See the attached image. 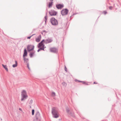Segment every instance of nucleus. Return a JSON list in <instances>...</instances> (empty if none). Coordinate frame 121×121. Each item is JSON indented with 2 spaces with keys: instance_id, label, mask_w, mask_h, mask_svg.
<instances>
[{
  "instance_id": "nucleus-13",
  "label": "nucleus",
  "mask_w": 121,
  "mask_h": 121,
  "mask_svg": "<svg viewBox=\"0 0 121 121\" xmlns=\"http://www.w3.org/2000/svg\"><path fill=\"white\" fill-rule=\"evenodd\" d=\"M41 38V35H39L37 37V38L36 39V41L37 42H39L40 41Z\"/></svg>"
},
{
  "instance_id": "nucleus-28",
  "label": "nucleus",
  "mask_w": 121,
  "mask_h": 121,
  "mask_svg": "<svg viewBox=\"0 0 121 121\" xmlns=\"http://www.w3.org/2000/svg\"><path fill=\"white\" fill-rule=\"evenodd\" d=\"M39 48L37 50V52H39L41 50H42V48Z\"/></svg>"
},
{
  "instance_id": "nucleus-21",
  "label": "nucleus",
  "mask_w": 121,
  "mask_h": 121,
  "mask_svg": "<svg viewBox=\"0 0 121 121\" xmlns=\"http://www.w3.org/2000/svg\"><path fill=\"white\" fill-rule=\"evenodd\" d=\"M44 32H45V33H44V34L45 35V34H46V33H47L48 32L47 31H46L45 30H43V31H42L41 32V33L42 34H43V33Z\"/></svg>"
},
{
  "instance_id": "nucleus-37",
  "label": "nucleus",
  "mask_w": 121,
  "mask_h": 121,
  "mask_svg": "<svg viewBox=\"0 0 121 121\" xmlns=\"http://www.w3.org/2000/svg\"><path fill=\"white\" fill-rule=\"evenodd\" d=\"M94 84H97V83L96 82H94L93 83Z\"/></svg>"
},
{
  "instance_id": "nucleus-16",
  "label": "nucleus",
  "mask_w": 121,
  "mask_h": 121,
  "mask_svg": "<svg viewBox=\"0 0 121 121\" xmlns=\"http://www.w3.org/2000/svg\"><path fill=\"white\" fill-rule=\"evenodd\" d=\"M15 64H13L12 65V67L13 68H15L18 65L17 62V61H15Z\"/></svg>"
},
{
  "instance_id": "nucleus-10",
  "label": "nucleus",
  "mask_w": 121,
  "mask_h": 121,
  "mask_svg": "<svg viewBox=\"0 0 121 121\" xmlns=\"http://www.w3.org/2000/svg\"><path fill=\"white\" fill-rule=\"evenodd\" d=\"M50 51L51 52L56 53L58 52V50L57 48H51L50 49Z\"/></svg>"
},
{
  "instance_id": "nucleus-9",
  "label": "nucleus",
  "mask_w": 121,
  "mask_h": 121,
  "mask_svg": "<svg viewBox=\"0 0 121 121\" xmlns=\"http://www.w3.org/2000/svg\"><path fill=\"white\" fill-rule=\"evenodd\" d=\"M64 5L63 4H56V7L58 9H61L64 7Z\"/></svg>"
},
{
  "instance_id": "nucleus-36",
  "label": "nucleus",
  "mask_w": 121,
  "mask_h": 121,
  "mask_svg": "<svg viewBox=\"0 0 121 121\" xmlns=\"http://www.w3.org/2000/svg\"><path fill=\"white\" fill-rule=\"evenodd\" d=\"M112 6H110L109 7V9L110 10H112Z\"/></svg>"
},
{
  "instance_id": "nucleus-45",
  "label": "nucleus",
  "mask_w": 121,
  "mask_h": 121,
  "mask_svg": "<svg viewBox=\"0 0 121 121\" xmlns=\"http://www.w3.org/2000/svg\"><path fill=\"white\" fill-rule=\"evenodd\" d=\"M1 120H2V119H1Z\"/></svg>"
},
{
  "instance_id": "nucleus-15",
  "label": "nucleus",
  "mask_w": 121,
  "mask_h": 121,
  "mask_svg": "<svg viewBox=\"0 0 121 121\" xmlns=\"http://www.w3.org/2000/svg\"><path fill=\"white\" fill-rule=\"evenodd\" d=\"M2 66L7 71H8V69L7 67V65H4L3 64H2Z\"/></svg>"
},
{
  "instance_id": "nucleus-14",
  "label": "nucleus",
  "mask_w": 121,
  "mask_h": 121,
  "mask_svg": "<svg viewBox=\"0 0 121 121\" xmlns=\"http://www.w3.org/2000/svg\"><path fill=\"white\" fill-rule=\"evenodd\" d=\"M35 51H34L32 52H30V53L29 54V56L30 58H31L33 57L35 54Z\"/></svg>"
},
{
  "instance_id": "nucleus-32",
  "label": "nucleus",
  "mask_w": 121,
  "mask_h": 121,
  "mask_svg": "<svg viewBox=\"0 0 121 121\" xmlns=\"http://www.w3.org/2000/svg\"><path fill=\"white\" fill-rule=\"evenodd\" d=\"M40 120H37L36 119H34L33 121H40Z\"/></svg>"
},
{
  "instance_id": "nucleus-23",
  "label": "nucleus",
  "mask_w": 121,
  "mask_h": 121,
  "mask_svg": "<svg viewBox=\"0 0 121 121\" xmlns=\"http://www.w3.org/2000/svg\"><path fill=\"white\" fill-rule=\"evenodd\" d=\"M35 113V110L34 109H33L32 110V115H34Z\"/></svg>"
},
{
  "instance_id": "nucleus-30",
  "label": "nucleus",
  "mask_w": 121,
  "mask_h": 121,
  "mask_svg": "<svg viewBox=\"0 0 121 121\" xmlns=\"http://www.w3.org/2000/svg\"><path fill=\"white\" fill-rule=\"evenodd\" d=\"M64 69L65 70L66 72H67V68H66V67L65 66V67H64Z\"/></svg>"
},
{
  "instance_id": "nucleus-22",
  "label": "nucleus",
  "mask_w": 121,
  "mask_h": 121,
  "mask_svg": "<svg viewBox=\"0 0 121 121\" xmlns=\"http://www.w3.org/2000/svg\"><path fill=\"white\" fill-rule=\"evenodd\" d=\"M52 95L53 96H54L56 95L55 93L54 92H52Z\"/></svg>"
},
{
  "instance_id": "nucleus-33",
  "label": "nucleus",
  "mask_w": 121,
  "mask_h": 121,
  "mask_svg": "<svg viewBox=\"0 0 121 121\" xmlns=\"http://www.w3.org/2000/svg\"><path fill=\"white\" fill-rule=\"evenodd\" d=\"M32 36V35H31L30 36H29L27 37V39H30L31 37Z\"/></svg>"
},
{
  "instance_id": "nucleus-5",
  "label": "nucleus",
  "mask_w": 121,
  "mask_h": 121,
  "mask_svg": "<svg viewBox=\"0 0 121 121\" xmlns=\"http://www.w3.org/2000/svg\"><path fill=\"white\" fill-rule=\"evenodd\" d=\"M34 45L29 44L27 46V50L29 52H30L31 51L34 50Z\"/></svg>"
},
{
  "instance_id": "nucleus-27",
  "label": "nucleus",
  "mask_w": 121,
  "mask_h": 121,
  "mask_svg": "<svg viewBox=\"0 0 121 121\" xmlns=\"http://www.w3.org/2000/svg\"><path fill=\"white\" fill-rule=\"evenodd\" d=\"M23 60H24L25 61V60H26L27 61H28L29 59H28V58H25V57H24V58H23Z\"/></svg>"
},
{
  "instance_id": "nucleus-34",
  "label": "nucleus",
  "mask_w": 121,
  "mask_h": 121,
  "mask_svg": "<svg viewBox=\"0 0 121 121\" xmlns=\"http://www.w3.org/2000/svg\"><path fill=\"white\" fill-rule=\"evenodd\" d=\"M24 62H25L27 64V63H29L28 62V61H27L26 60H25V61L24 60Z\"/></svg>"
},
{
  "instance_id": "nucleus-18",
  "label": "nucleus",
  "mask_w": 121,
  "mask_h": 121,
  "mask_svg": "<svg viewBox=\"0 0 121 121\" xmlns=\"http://www.w3.org/2000/svg\"><path fill=\"white\" fill-rule=\"evenodd\" d=\"M46 48V47L45 46L44 44L42 47L41 48H42L43 50L44 51V49Z\"/></svg>"
},
{
  "instance_id": "nucleus-6",
  "label": "nucleus",
  "mask_w": 121,
  "mask_h": 121,
  "mask_svg": "<svg viewBox=\"0 0 121 121\" xmlns=\"http://www.w3.org/2000/svg\"><path fill=\"white\" fill-rule=\"evenodd\" d=\"M35 119L41 120V117L40 113L38 111H37L35 113Z\"/></svg>"
},
{
  "instance_id": "nucleus-20",
  "label": "nucleus",
  "mask_w": 121,
  "mask_h": 121,
  "mask_svg": "<svg viewBox=\"0 0 121 121\" xmlns=\"http://www.w3.org/2000/svg\"><path fill=\"white\" fill-rule=\"evenodd\" d=\"M47 13H48L47 12H46V15L44 17V18H45V22L47 21Z\"/></svg>"
},
{
  "instance_id": "nucleus-4",
  "label": "nucleus",
  "mask_w": 121,
  "mask_h": 121,
  "mask_svg": "<svg viewBox=\"0 0 121 121\" xmlns=\"http://www.w3.org/2000/svg\"><path fill=\"white\" fill-rule=\"evenodd\" d=\"M69 12L68 10L66 8L63 9L61 11V13L62 16L67 15Z\"/></svg>"
},
{
  "instance_id": "nucleus-43",
  "label": "nucleus",
  "mask_w": 121,
  "mask_h": 121,
  "mask_svg": "<svg viewBox=\"0 0 121 121\" xmlns=\"http://www.w3.org/2000/svg\"><path fill=\"white\" fill-rule=\"evenodd\" d=\"M30 108H31V106H30Z\"/></svg>"
},
{
  "instance_id": "nucleus-19",
  "label": "nucleus",
  "mask_w": 121,
  "mask_h": 121,
  "mask_svg": "<svg viewBox=\"0 0 121 121\" xmlns=\"http://www.w3.org/2000/svg\"><path fill=\"white\" fill-rule=\"evenodd\" d=\"M66 112H67V113H69L70 111V110L69 109L68 107H66Z\"/></svg>"
},
{
  "instance_id": "nucleus-44",
  "label": "nucleus",
  "mask_w": 121,
  "mask_h": 121,
  "mask_svg": "<svg viewBox=\"0 0 121 121\" xmlns=\"http://www.w3.org/2000/svg\"><path fill=\"white\" fill-rule=\"evenodd\" d=\"M75 14H73V15H75Z\"/></svg>"
},
{
  "instance_id": "nucleus-26",
  "label": "nucleus",
  "mask_w": 121,
  "mask_h": 121,
  "mask_svg": "<svg viewBox=\"0 0 121 121\" xmlns=\"http://www.w3.org/2000/svg\"><path fill=\"white\" fill-rule=\"evenodd\" d=\"M27 67L28 68V69L29 70H30V69L29 66V63H27Z\"/></svg>"
},
{
  "instance_id": "nucleus-42",
  "label": "nucleus",
  "mask_w": 121,
  "mask_h": 121,
  "mask_svg": "<svg viewBox=\"0 0 121 121\" xmlns=\"http://www.w3.org/2000/svg\"><path fill=\"white\" fill-rule=\"evenodd\" d=\"M72 16V15L71 16V17H71Z\"/></svg>"
},
{
  "instance_id": "nucleus-17",
  "label": "nucleus",
  "mask_w": 121,
  "mask_h": 121,
  "mask_svg": "<svg viewBox=\"0 0 121 121\" xmlns=\"http://www.w3.org/2000/svg\"><path fill=\"white\" fill-rule=\"evenodd\" d=\"M53 2H51L49 3L48 6L49 8H50L52 6L53 4Z\"/></svg>"
},
{
  "instance_id": "nucleus-1",
  "label": "nucleus",
  "mask_w": 121,
  "mask_h": 121,
  "mask_svg": "<svg viewBox=\"0 0 121 121\" xmlns=\"http://www.w3.org/2000/svg\"><path fill=\"white\" fill-rule=\"evenodd\" d=\"M21 100L22 101L27 99L28 96L25 90H23L22 91L21 93Z\"/></svg>"
},
{
  "instance_id": "nucleus-11",
  "label": "nucleus",
  "mask_w": 121,
  "mask_h": 121,
  "mask_svg": "<svg viewBox=\"0 0 121 121\" xmlns=\"http://www.w3.org/2000/svg\"><path fill=\"white\" fill-rule=\"evenodd\" d=\"M49 14L51 16H56L57 13V12L55 11H53L52 12L49 11Z\"/></svg>"
},
{
  "instance_id": "nucleus-25",
  "label": "nucleus",
  "mask_w": 121,
  "mask_h": 121,
  "mask_svg": "<svg viewBox=\"0 0 121 121\" xmlns=\"http://www.w3.org/2000/svg\"><path fill=\"white\" fill-rule=\"evenodd\" d=\"M33 102V100L32 99H31L30 100V101L29 103V104L30 105H31L32 104V103Z\"/></svg>"
},
{
  "instance_id": "nucleus-38",
  "label": "nucleus",
  "mask_w": 121,
  "mask_h": 121,
  "mask_svg": "<svg viewBox=\"0 0 121 121\" xmlns=\"http://www.w3.org/2000/svg\"><path fill=\"white\" fill-rule=\"evenodd\" d=\"M45 24H46V22H47V21H46V22L45 21Z\"/></svg>"
},
{
  "instance_id": "nucleus-39",
  "label": "nucleus",
  "mask_w": 121,
  "mask_h": 121,
  "mask_svg": "<svg viewBox=\"0 0 121 121\" xmlns=\"http://www.w3.org/2000/svg\"><path fill=\"white\" fill-rule=\"evenodd\" d=\"M35 35V34H33L32 35H32V36H33V35Z\"/></svg>"
},
{
  "instance_id": "nucleus-3",
  "label": "nucleus",
  "mask_w": 121,
  "mask_h": 121,
  "mask_svg": "<svg viewBox=\"0 0 121 121\" xmlns=\"http://www.w3.org/2000/svg\"><path fill=\"white\" fill-rule=\"evenodd\" d=\"M50 21L52 25L53 26H56L58 24V21L54 17H52L50 19Z\"/></svg>"
},
{
  "instance_id": "nucleus-7",
  "label": "nucleus",
  "mask_w": 121,
  "mask_h": 121,
  "mask_svg": "<svg viewBox=\"0 0 121 121\" xmlns=\"http://www.w3.org/2000/svg\"><path fill=\"white\" fill-rule=\"evenodd\" d=\"M44 39H43L38 44L37 47L38 48H41L44 44Z\"/></svg>"
},
{
  "instance_id": "nucleus-2",
  "label": "nucleus",
  "mask_w": 121,
  "mask_h": 121,
  "mask_svg": "<svg viewBox=\"0 0 121 121\" xmlns=\"http://www.w3.org/2000/svg\"><path fill=\"white\" fill-rule=\"evenodd\" d=\"M52 113L53 117L55 118H57L59 117V115L57 114V111L55 109V108L53 107L52 108Z\"/></svg>"
},
{
  "instance_id": "nucleus-29",
  "label": "nucleus",
  "mask_w": 121,
  "mask_h": 121,
  "mask_svg": "<svg viewBox=\"0 0 121 121\" xmlns=\"http://www.w3.org/2000/svg\"><path fill=\"white\" fill-rule=\"evenodd\" d=\"M75 81L76 82H77V81L78 82H82V81H80V80H77V79H75Z\"/></svg>"
},
{
  "instance_id": "nucleus-40",
  "label": "nucleus",
  "mask_w": 121,
  "mask_h": 121,
  "mask_svg": "<svg viewBox=\"0 0 121 121\" xmlns=\"http://www.w3.org/2000/svg\"><path fill=\"white\" fill-rule=\"evenodd\" d=\"M19 110H21V108H19Z\"/></svg>"
},
{
  "instance_id": "nucleus-41",
  "label": "nucleus",
  "mask_w": 121,
  "mask_h": 121,
  "mask_svg": "<svg viewBox=\"0 0 121 121\" xmlns=\"http://www.w3.org/2000/svg\"><path fill=\"white\" fill-rule=\"evenodd\" d=\"M51 1H53V0H50Z\"/></svg>"
},
{
  "instance_id": "nucleus-35",
  "label": "nucleus",
  "mask_w": 121,
  "mask_h": 121,
  "mask_svg": "<svg viewBox=\"0 0 121 121\" xmlns=\"http://www.w3.org/2000/svg\"><path fill=\"white\" fill-rule=\"evenodd\" d=\"M24 62H25L27 64V63H29L28 62V61H27L26 60H25V61L24 60Z\"/></svg>"
},
{
  "instance_id": "nucleus-24",
  "label": "nucleus",
  "mask_w": 121,
  "mask_h": 121,
  "mask_svg": "<svg viewBox=\"0 0 121 121\" xmlns=\"http://www.w3.org/2000/svg\"><path fill=\"white\" fill-rule=\"evenodd\" d=\"M82 82L83 84H85L86 85H88V84H87V83H86V82L85 81H82Z\"/></svg>"
},
{
  "instance_id": "nucleus-31",
  "label": "nucleus",
  "mask_w": 121,
  "mask_h": 121,
  "mask_svg": "<svg viewBox=\"0 0 121 121\" xmlns=\"http://www.w3.org/2000/svg\"><path fill=\"white\" fill-rule=\"evenodd\" d=\"M103 12L104 14H106L107 13L106 11H104Z\"/></svg>"
},
{
  "instance_id": "nucleus-12",
  "label": "nucleus",
  "mask_w": 121,
  "mask_h": 121,
  "mask_svg": "<svg viewBox=\"0 0 121 121\" xmlns=\"http://www.w3.org/2000/svg\"><path fill=\"white\" fill-rule=\"evenodd\" d=\"M27 50L26 48H25L24 51V53L23 55V58H24V57L27 56Z\"/></svg>"
},
{
  "instance_id": "nucleus-8",
  "label": "nucleus",
  "mask_w": 121,
  "mask_h": 121,
  "mask_svg": "<svg viewBox=\"0 0 121 121\" xmlns=\"http://www.w3.org/2000/svg\"><path fill=\"white\" fill-rule=\"evenodd\" d=\"M53 40L52 39L48 38L46 40H45L44 42L45 43L47 44L51 42Z\"/></svg>"
}]
</instances>
